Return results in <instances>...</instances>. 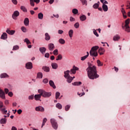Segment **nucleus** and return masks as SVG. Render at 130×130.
I'll use <instances>...</instances> for the list:
<instances>
[{
  "label": "nucleus",
  "mask_w": 130,
  "mask_h": 130,
  "mask_svg": "<svg viewBox=\"0 0 130 130\" xmlns=\"http://www.w3.org/2000/svg\"><path fill=\"white\" fill-rule=\"evenodd\" d=\"M24 24L25 26H28L29 25V18H26L24 19Z\"/></svg>",
  "instance_id": "b1692460"
},
{
  "label": "nucleus",
  "mask_w": 130,
  "mask_h": 130,
  "mask_svg": "<svg viewBox=\"0 0 130 130\" xmlns=\"http://www.w3.org/2000/svg\"><path fill=\"white\" fill-rule=\"evenodd\" d=\"M104 52H105V50L103 48H100L99 50V53H100V55H102L104 54Z\"/></svg>",
  "instance_id": "6ab92c4d"
},
{
  "label": "nucleus",
  "mask_w": 130,
  "mask_h": 130,
  "mask_svg": "<svg viewBox=\"0 0 130 130\" xmlns=\"http://www.w3.org/2000/svg\"><path fill=\"white\" fill-rule=\"evenodd\" d=\"M53 53L54 55H58V50L55 49L53 51Z\"/></svg>",
  "instance_id": "49530a36"
},
{
  "label": "nucleus",
  "mask_w": 130,
  "mask_h": 130,
  "mask_svg": "<svg viewBox=\"0 0 130 130\" xmlns=\"http://www.w3.org/2000/svg\"><path fill=\"white\" fill-rule=\"evenodd\" d=\"M38 19H40V20H42L43 19V13H40L38 15Z\"/></svg>",
  "instance_id": "7c9ffc66"
},
{
  "label": "nucleus",
  "mask_w": 130,
  "mask_h": 130,
  "mask_svg": "<svg viewBox=\"0 0 130 130\" xmlns=\"http://www.w3.org/2000/svg\"><path fill=\"white\" fill-rule=\"evenodd\" d=\"M21 30L24 33H26V32H27V28H26V27H25L24 26H22L21 28Z\"/></svg>",
  "instance_id": "79ce46f5"
},
{
  "label": "nucleus",
  "mask_w": 130,
  "mask_h": 130,
  "mask_svg": "<svg viewBox=\"0 0 130 130\" xmlns=\"http://www.w3.org/2000/svg\"><path fill=\"white\" fill-rule=\"evenodd\" d=\"M104 12H107L108 11V7L105 4H103L102 6Z\"/></svg>",
  "instance_id": "5701e85b"
},
{
  "label": "nucleus",
  "mask_w": 130,
  "mask_h": 130,
  "mask_svg": "<svg viewBox=\"0 0 130 130\" xmlns=\"http://www.w3.org/2000/svg\"><path fill=\"white\" fill-rule=\"evenodd\" d=\"M62 59V56L61 54H59L57 57L56 60H61Z\"/></svg>",
  "instance_id": "e433bc0d"
},
{
  "label": "nucleus",
  "mask_w": 130,
  "mask_h": 130,
  "mask_svg": "<svg viewBox=\"0 0 130 130\" xmlns=\"http://www.w3.org/2000/svg\"><path fill=\"white\" fill-rule=\"evenodd\" d=\"M121 12L122 15H123L124 14H126V12H125V10H124V8H122L121 9Z\"/></svg>",
  "instance_id": "13d9d810"
},
{
  "label": "nucleus",
  "mask_w": 130,
  "mask_h": 130,
  "mask_svg": "<svg viewBox=\"0 0 130 130\" xmlns=\"http://www.w3.org/2000/svg\"><path fill=\"white\" fill-rule=\"evenodd\" d=\"M56 107L58 108V109H61L62 108V106L59 103H58L56 105Z\"/></svg>",
  "instance_id": "c03bdc74"
},
{
  "label": "nucleus",
  "mask_w": 130,
  "mask_h": 130,
  "mask_svg": "<svg viewBox=\"0 0 130 130\" xmlns=\"http://www.w3.org/2000/svg\"><path fill=\"white\" fill-rule=\"evenodd\" d=\"M39 50L41 53H45V51H46V48L45 47L40 48Z\"/></svg>",
  "instance_id": "cd10ccee"
},
{
  "label": "nucleus",
  "mask_w": 130,
  "mask_h": 130,
  "mask_svg": "<svg viewBox=\"0 0 130 130\" xmlns=\"http://www.w3.org/2000/svg\"><path fill=\"white\" fill-rule=\"evenodd\" d=\"M43 77V75L42 74V73L39 72L37 74V78H38L39 79H42Z\"/></svg>",
  "instance_id": "72a5a7b5"
},
{
  "label": "nucleus",
  "mask_w": 130,
  "mask_h": 130,
  "mask_svg": "<svg viewBox=\"0 0 130 130\" xmlns=\"http://www.w3.org/2000/svg\"><path fill=\"white\" fill-rule=\"evenodd\" d=\"M120 39V37L118 35L114 36L113 40L114 41H118Z\"/></svg>",
  "instance_id": "4be33fe9"
},
{
  "label": "nucleus",
  "mask_w": 130,
  "mask_h": 130,
  "mask_svg": "<svg viewBox=\"0 0 130 130\" xmlns=\"http://www.w3.org/2000/svg\"><path fill=\"white\" fill-rule=\"evenodd\" d=\"M20 16V12L18 11H15L14 12L13 14L12 15V17L13 19V20H17L18 19V17Z\"/></svg>",
  "instance_id": "0eeeda50"
},
{
  "label": "nucleus",
  "mask_w": 130,
  "mask_h": 130,
  "mask_svg": "<svg viewBox=\"0 0 130 130\" xmlns=\"http://www.w3.org/2000/svg\"><path fill=\"white\" fill-rule=\"evenodd\" d=\"M67 82L68 83H72V81H73V77L69 76V77H67Z\"/></svg>",
  "instance_id": "f704fd0d"
},
{
  "label": "nucleus",
  "mask_w": 130,
  "mask_h": 130,
  "mask_svg": "<svg viewBox=\"0 0 130 130\" xmlns=\"http://www.w3.org/2000/svg\"><path fill=\"white\" fill-rule=\"evenodd\" d=\"M93 34H94L96 37H99V35L95 29H93Z\"/></svg>",
  "instance_id": "5fc2aeb1"
},
{
  "label": "nucleus",
  "mask_w": 130,
  "mask_h": 130,
  "mask_svg": "<svg viewBox=\"0 0 130 130\" xmlns=\"http://www.w3.org/2000/svg\"><path fill=\"white\" fill-rule=\"evenodd\" d=\"M45 40H46V41H49V40H50V36H49V34H48V33L46 32L45 34Z\"/></svg>",
  "instance_id": "aec40b11"
},
{
  "label": "nucleus",
  "mask_w": 130,
  "mask_h": 130,
  "mask_svg": "<svg viewBox=\"0 0 130 130\" xmlns=\"http://www.w3.org/2000/svg\"><path fill=\"white\" fill-rule=\"evenodd\" d=\"M28 99H29V100H33V99H34V95H31L29 96Z\"/></svg>",
  "instance_id": "4d7b16f0"
},
{
  "label": "nucleus",
  "mask_w": 130,
  "mask_h": 130,
  "mask_svg": "<svg viewBox=\"0 0 130 130\" xmlns=\"http://www.w3.org/2000/svg\"><path fill=\"white\" fill-rule=\"evenodd\" d=\"M59 96H60V93H59V92H58V91H57L55 93L56 99H58L59 98Z\"/></svg>",
  "instance_id": "a18cd8bd"
},
{
  "label": "nucleus",
  "mask_w": 130,
  "mask_h": 130,
  "mask_svg": "<svg viewBox=\"0 0 130 130\" xmlns=\"http://www.w3.org/2000/svg\"><path fill=\"white\" fill-rule=\"evenodd\" d=\"M98 48H99L98 46L92 47L89 52L90 55L91 56H94L95 57H96V56H98V52H97Z\"/></svg>",
  "instance_id": "f03ea898"
},
{
  "label": "nucleus",
  "mask_w": 130,
  "mask_h": 130,
  "mask_svg": "<svg viewBox=\"0 0 130 130\" xmlns=\"http://www.w3.org/2000/svg\"><path fill=\"white\" fill-rule=\"evenodd\" d=\"M0 77L1 79H4V78H8L9 76L6 73H3L1 75Z\"/></svg>",
  "instance_id": "473e14b6"
},
{
  "label": "nucleus",
  "mask_w": 130,
  "mask_h": 130,
  "mask_svg": "<svg viewBox=\"0 0 130 130\" xmlns=\"http://www.w3.org/2000/svg\"><path fill=\"white\" fill-rule=\"evenodd\" d=\"M70 71L69 70H67L64 72V78H66V79H67V78H69V77H71L70 76Z\"/></svg>",
  "instance_id": "4468645a"
},
{
  "label": "nucleus",
  "mask_w": 130,
  "mask_h": 130,
  "mask_svg": "<svg viewBox=\"0 0 130 130\" xmlns=\"http://www.w3.org/2000/svg\"><path fill=\"white\" fill-rule=\"evenodd\" d=\"M25 67L27 70H31V69H33V64H32V62H28L26 63Z\"/></svg>",
  "instance_id": "9d476101"
},
{
  "label": "nucleus",
  "mask_w": 130,
  "mask_h": 130,
  "mask_svg": "<svg viewBox=\"0 0 130 130\" xmlns=\"http://www.w3.org/2000/svg\"><path fill=\"white\" fill-rule=\"evenodd\" d=\"M98 67H102L103 63L101 62L100 60H97L96 61Z\"/></svg>",
  "instance_id": "4c0bfd02"
},
{
  "label": "nucleus",
  "mask_w": 130,
  "mask_h": 130,
  "mask_svg": "<svg viewBox=\"0 0 130 130\" xmlns=\"http://www.w3.org/2000/svg\"><path fill=\"white\" fill-rule=\"evenodd\" d=\"M86 71L88 77L90 80H95V79H98V78H99V75L97 74V69L96 66H89L87 68Z\"/></svg>",
  "instance_id": "f257e3e1"
},
{
  "label": "nucleus",
  "mask_w": 130,
  "mask_h": 130,
  "mask_svg": "<svg viewBox=\"0 0 130 130\" xmlns=\"http://www.w3.org/2000/svg\"><path fill=\"white\" fill-rule=\"evenodd\" d=\"M99 5H100V2H98L97 3H95L93 5V8L94 9H98V8L99 7Z\"/></svg>",
  "instance_id": "c756f323"
},
{
  "label": "nucleus",
  "mask_w": 130,
  "mask_h": 130,
  "mask_svg": "<svg viewBox=\"0 0 130 130\" xmlns=\"http://www.w3.org/2000/svg\"><path fill=\"white\" fill-rule=\"evenodd\" d=\"M58 34L61 35V34H62V33H63V30H58Z\"/></svg>",
  "instance_id": "0e129e2a"
},
{
  "label": "nucleus",
  "mask_w": 130,
  "mask_h": 130,
  "mask_svg": "<svg viewBox=\"0 0 130 130\" xmlns=\"http://www.w3.org/2000/svg\"><path fill=\"white\" fill-rule=\"evenodd\" d=\"M38 93L41 94V95L42 96V97H44V98H49V97L51 96V92H47L43 89H39Z\"/></svg>",
  "instance_id": "7ed1b4c3"
},
{
  "label": "nucleus",
  "mask_w": 130,
  "mask_h": 130,
  "mask_svg": "<svg viewBox=\"0 0 130 130\" xmlns=\"http://www.w3.org/2000/svg\"><path fill=\"white\" fill-rule=\"evenodd\" d=\"M35 109L36 111H41V112H44V108L41 106L37 107Z\"/></svg>",
  "instance_id": "f8f14e48"
},
{
  "label": "nucleus",
  "mask_w": 130,
  "mask_h": 130,
  "mask_svg": "<svg viewBox=\"0 0 130 130\" xmlns=\"http://www.w3.org/2000/svg\"><path fill=\"white\" fill-rule=\"evenodd\" d=\"M51 67L53 70H56L58 68V65L55 62L51 63Z\"/></svg>",
  "instance_id": "f3484780"
},
{
  "label": "nucleus",
  "mask_w": 130,
  "mask_h": 130,
  "mask_svg": "<svg viewBox=\"0 0 130 130\" xmlns=\"http://www.w3.org/2000/svg\"><path fill=\"white\" fill-rule=\"evenodd\" d=\"M76 71H79V68L74 66L73 67V69L71 70L70 74L71 75L73 74L75 75L76 73Z\"/></svg>",
  "instance_id": "1a4fd4ad"
},
{
  "label": "nucleus",
  "mask_w": 130,
  "mask_h": 130,
  "mask_svg": "<svg viewBox=\"0 0 130 130\" xmlns=\"http://www.w3.org/2000/svg\"><path fill=\"white\" fill-rule=\"evenodd\" d=\"M83 5L87 6V0H80Z\"/></svg>",
  "instance_id": "603ef678"
},
{
  "label": "nucleus",
  "mask_w": 130,
  "mask_h": 130,
  "mask_svg": "<svg viewBox=\"0 0 130 130\" xmlns=\"http://www.w3.org/2000/svg\"><path fill=\"white\" fill-rule=\"evenodd\" d=\"M80 19L81 21H86L87 19V17H86L85 15H83L80 17Z\"/></svg>",
  "instance_id": "bb28decb"
},
{
  "label": "nucleus",
  "mask_w": 130,
  "mask_h": 130,
  "mask_svg": "<svg viewBox=\"0 0 130 130\" xmlns=\"http://www.w3.org/2000/svg\"><path fill=\"white\" fill-rule=\"evenodd\" d=\"M41 93H40L39 94H35V99L36 100V101H41Z\"/></svg>",
  "instance_id": "9b49d317"
},
{
  "label": "nucleus",
  "mask_w": 130,
  "mask_h": 130,
  "mask_svg": "<svg viewBox=\"0 0 130 130\" xmlns=\"http://www.w3.org/2000/svg\"><path fill=\"white\" fill-rule=\"evenodd\" d=\"M49 83L50 86H51V87H52V88L53 89H56V86L54 84V82H53V81L50 80Z\"/></svg>",
  "instance_id": "dca6fc26"
},
{
  "label": "nucleus",
  "mask_w": 130,
  "mask_h": 130,
  "mask_svg": "<svg viewBox=\"0 0 130 130\" xmlns=\"http://www.w3.org/2000/svg\"><path fill=\"white\" fill-rule=\"evenodd\" d=\"M7 38H8V35L6 32H3L1 36V39L5 40V39H7Z\"/></svg>",
  "instance_id": "a211bd4d"
},
{
  "label": "nucleus",
  "mask_w": 130,
  "mask_h": 130,
  "mask_svg": "<svg viewBox=\"0 0 130 130\" xmlns=\"http://www.w3.org/2000/svg\"><path fill=\"white\" fill-rule=\"evenodd\" d=\"M0 97L2 99H6V96L5 95V92L0 88Z\"/></svg>",
  "instance_id": "ddd939ff"
},
{
  "label": "nucleus",
  "mask_w": 130,
  "mask_h": 130,
  "mask_svg": "<svg viewBox=\"0 0 130 130\" xmlns=\"http://www.w3.org/2000/svg\"><path fill=\"white\" fill-rule=\"evenodd\" d=\"M72 85H73V86H81L82 85V82L81 81L75 82L72 83Z\"/></svg>",
  "instance_id": "393cba45"
},
{
  "label": "nucleus",
  "mask_w": 130,
  "mask_h": 130,
  "mask_svg": "<svg viewBox=\"0 0 130 130\" xmlns=\"http://www.w3.org/2000/svg\"><path fill=\"white\" fill-rule=\"evenodd\" d=\"M46 121H47V119L46 118H44L43 120V123L42 124V127H43V126L45 125Z\"/></svg>",
  "instance_id": "a19ab883"
},
{
  "label": "nucleus",
  "mask_w": 130,
  "mask_h": 130,
  "mask_svg": "<svg viewBox=\"0 0 130 130\" xmlns=\"http://www.w3.org/2000/svg\"><path fill=\"white\" fill-rule=\"evenodd\" d=\"M48 48L50 51H53V50L55 48V46L54 44L50 43L48 45Z\"/></svg>",
  "instance_id": "6e6552de"
},
{
  "label": "nucleus",
  "mask_w": 130,
  "mask_h": 130,
  "mask_svg": "<svg viewBox=\"0 0 130 130\" xmlns=\"http://www.w3.org/2000/svg\"><path fill=\"white\" fill-rule=\"evenodd\" d=\"M8 95L10 96V97L13 96V92H9L8 93Z\"/></svg>",
  "instance_id": "338daca9"
},
{
  "label": "nucleus",
  "mask_w": 130,
  "mask_h": 130,
  "mask_svg": "<svg viewBox=\"0 0 130 130\" xmlns=\"http://www.w3.org/2000/svg\"><path fill=\"white\" fill-rule=\"evenodd\" d=\"M129 21L130 19L128 18L125 21V25L124 26L122 25V28L123 29H124L126 32H130V27H129Z\"/></svg>",
  "instance_id": "20e7f679"
},
{
  "label": "nucleus",
  "mask_w": 130,
  "mask_h": 130,
  "mask_svg": "<svg viewBox=\"0 0 130 130\" xmlns=\"http://www.w3.org/2000/svg\"><path fill=\"white\" fill-rule=\"evenodd\" d=\"M30 6H31L32 7H34L35 6V4H34V0H30Z\"/></svg>",
  "instance_id": "864d4df0"
},
{
  "label": "nucleus",
  "mask_w": 130,
  "mask_h": 130,
  "mask_svg": "<svg viewBox=\"0 0 130 130\" xmlns=\"http://www.w3.org/2000/svg\"><path fill=\"white\" fill-rule=\"evenodd\" d=\"M0 123H1V124H6V123H7V118H2L0 120Z\"/></svg>",
  "instance_id": "412c9836"
},
{
  "label": "nucleus",
  "mask_w": 130,
  "mask_h": 130,
  "mask_svg": "<svg viewBox=\"0 0 130 130\" xmlns=\"http://www.w3.org/2000/svg\"><path fill=\"white\" fill-rule=\"evenodd\" d=\"M18 49H19V46L16 45L13 46L12 50H18Z\"/></svg>",
  "instance_id": "3c124183"
},
{
  "label": "nucleus",
  "mask_w": 130,
  "mask_h": 130,
  "mask_svg": "<svg viewBox=\"0 0 130 130\" xmlns=\"http://www.w3.org/2000/svg\"><path fill=\"white\" fill-rule=\"evenodd\" d=\"M12 2L14 5H17L18 4V1H17V0H12Z\"/></svg>",
  "instance_id": "bf43d9fd"
},
{
  "label": "nucleus",
  "mask_w": 130,
  "mask_h": 130,
  "mask_svg": "<svg viewBox=\"0 0 130 130\" xmlns=\"http://www.w3.org/2000/svg\"><path fill=\"white\" fill-rule=\"evenodd\" d=\"M11 130H17V127L15 126H12Z\"/></svg>",
  "instance_id": "774afa93"
},
{
  "label": "nucleus",
  "mask_w": 130,
  "mask_h": 130,
  "mask_svg": "<svg viewBox=\"0 0 130 130\" xmlns=\"http://www.w3.org/2000/svg\"><path fill=\"white\" fill-rule=\"evenodd\" d=\"M50 122L52 124V126L53 127L54 129H57V127H58V125H57V122H56V120L54 118L51 119Z\"/></svg>",
  "instance_id": "423d86ee"
},
{
  "label": "nucleus",
  "mask_w": 130,
  "mask_h": 130,
  "mask_svg": "<svg viewBox=\"0 0 130 130\" xmlns=\"http://www.w3.org/2000/svg\"><path fill=\"white\" fill-rule=\"evenodd\" d=\"M58 42L60 43V44L63 45L66 43V41L64 39L61 38L58 40Z\"/></svg>",
  "instance_id": "a878e982"
},
{
  "label": "nucleus",
  "mask_w": 130,
  "mask_h": 130,
  "mask_svg": "<svg viewBox=\"0 0 130 130\" xmlns=\"http://www.w3.org/2000/svg\"><path fill=\"white\" fill-rule=\"evenodd\" d=\"M22 111L21 109H19L18 110H17V113L18 114H21V113H22Z\"/></svg>",
  "instance_id": "69168bd1"
},
{
  "label": "nucleus",
  "mask_w": 130,
  "mask_h": 130,
  "mask_svg": "<svg viewBox=\"0 0 130 130\" xmlns=\"http://www.w3.org/2000/svg\"><path fill=\"white\" fill-rule=\"evenodd\" d=\"M78 95L80 96V97H82V96H84V95H85V92H82V93H78Z\"/></svg>",
  "instance_id": "680f3d73"
},
{
  "label": "nucleus",
  "mask_w": 130,
  "mask_h": 130,
  "mask_svg": "<svg viewBox=\"0 0 130 130\" xmlns=\"http://www.w3.org/2000/svg\"><path fill=\"white\" fill-rule=\"evenodd\" d=\"M79 26H80V24H79V22H76V23L74 24V27H75V28H76V29H78V28H79Z\"/></svg>",
  "instance_id": "8fccbe9b"
},
{
  "label": "nucleus",
  "mask_w": 130,
  "mask_h": 130,
  "mask_svg": "<svg viewBox=\"0 0 130 130\" xmlns=\"http://www.w3.org/2000/svg\"><path fill=\"white\" fill-rule=\"evenodd\" d=\"M74 34V30L73 29H71L69 31V36L70 38H72L73 37V35Z\"/></svg>",
  "instance_id": "2f4dec72"
},
{
  "label": "nucleus",
  "mask_w": 130,
  "mask_h": 130,
  "mask_svg": "<svg viewBox=\"0 0 130 130\" xmlns=\"http://www.w3.org/2000/svg\"><path fill=\"white\" fill-rule=\"evenodd\" d=\"M126 10H130V1L126 2Z\"/></svg>",
  "instance_id": "c9c22d12"
},
{
  "label": "nucleus",
  "mask_w": 130,
  "mask_h": 130,
  "mask_svg": "<svg viewBox=\"0 0 130 130\" xmlns=\"http://www.w3.org/2000/svg\"><path fill=\"white\" fill-rule=\"evenodd\" d=\"M70 108H71V106L70 105H67L65 107V110L66 111H69V110H70Z\"/></svg>",
  "instance_id": "09e8293b"
},
{
  "label": "nucleus",
  "mask_w": 130,
  "mask_h": 130,
  "mask_svg": "<svg viewBox=\"0 0 130 130\" xmlns=\"http://www.w3.org/2000/svg\"><path fill=\"white\" fill-rule=\"evenodd\" d=\"M43 82L44 84H47V83H48V79H47V78L44 79L43 80Z\"/></svg>",
  "instance_id": "6e6d98bb"
},
{
  "label": "nucleus",
  "mask_w": 130,
  "mask_h": 130,
  "mask_svg": "<svg viewBox=\"0 0 130 130\" xmlns=\"http://www.w3.org/2000/svg\"><path fill=\"white\" fill-rule=\"evenodd\" d=\"M87 55L81 57V60L84 61L88 56H89V52H87Z\"/></svg>",
  "instance_id": "c85d7f7f"
},
{
  "label": "nucleus",
  "mask_w": 130,
  "mask_h": 130,
  "mask_svg": "<svg viewBox=\"0 0 130 130\" xmlns=\"http://www.w3.org/2000/svg\"><path fill=\"white\" fill-rule=\"evenodd\" d=\"M0 111H1L2 114H7L8 113V110L6 109V107L4 106V103L0 101Z\"/></svg>",
  "instance_id": "39448f33"
},
{
  "label": "nucleus",
  "mask_w": 130,
  "mask_h": 130,
  "mask_svg": "<svg viewBox=\"0 0 130 130\" xmlns=\"http://www.w3.org/2000/svg\"><path fill=\"white\" fill-rule=\"evenodd\" d=\"M72 13L73 14H74V15H77V14H78V9H74L72 10Z\"/></svg>",
  "instance_id": "37998d69"
},
{
  "label": "nucleus",
  "mask_w": 130,
  "mask_h": 130,
  "mask_svg": "<svg viewBox=\"0 0 130 130\" xmlns=\"http://www.w3.org/2000/svg\"><path fill=\"white\" fill-rule=\"evenodd\" d=\"M43 70L44 71V72H49V67H43Z\"/></svg>",
  "instance_id": "ea45409f"
},
{
  "label": "nucleus",
  "mask_w": 130,
  "mask_h": 130,
  "mask_svg": "<svg viewBox=\"0 0 130 130\" xmlns=\"http://www.w3.org/2000/svg\"><path fill=\"white\" fill-rule=\"evenodd\" d=\"M24 42H25L26 43V44H31V42H30V41L29 40V39H28L27 38H26L24 39Z\"/></svg>",
  "instance_id": "de8ad7c7"
},
{
  "label": "nucleus",
  "mask_w": 130,
  "mask_h": 130,
  "mask_svg": "<svg viewBox=\"0 0 130 130\" xmlns=\"http://www.w3.org/2000/svg\"><path fill=\"white\" fill-rule=\"evenodd\" d=\"M75 18L74 17H70V21L71 22H74V21H75Z\"/></svg>",
  "instance_id": "052dcab7"
},
{
  "label": "nucleus",
  "mask_w": 130,
  "mask_h": 130,
  "mask_svg": "<svg viewBox=\"0 0 130 130\" xmlns=\"http://www.w3.org/2000/svg\"><path fill=\"white\" fill-rule=\"evenodd\" d=\"M6 32L8 33V34H9V35H14L15 34V32H16V31L11 30L9 28H8L6 30Z\"/></svg>",
  "instance_id": "2eb2a0df"
},
{
  "label": "nucleus",
  "mask_w": 130,
  "mask_h": 130,
  "mask_svg": "<svg viewBox=\"0 0 130 130\" xmlns=\"http://www.w3.org/2000/svg\"><path fill=\"white\" fill-rule=\"evenodd\" d=\"M20 9L23 12H24V13H27V9H26V7L24 6H21Z\"/></svg>",
  "instance_id": "58836bf2"
},
{
  "label": "nucleus",
  "mask_w": 130,
  "mask_h": 130,
  "mask_svg": "<svg viewBox=\"0 0 130 130\" xmlns=\"http://www.w3.org/2000/svg\"><path fill=\"white\" fill-rule=\"evenodd\" d=\"M45 57H46L47 58H48L49 57V53H46L45 54Z\"/></svg>",
  "instance_id": "e2e57ef3"
}]
</instances>
